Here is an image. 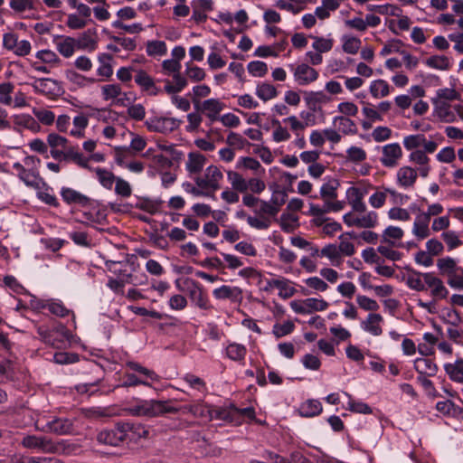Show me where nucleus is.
<instances>
[{
  "instance_id": "34",
  "label": "nucleus",
  "mask_w": 463,
  "mask_h": 463,
  "mask_svg": "<svg viewBox=\"0 0 463 463\" xmlns=\"http://www.w3.org/2000/svg\"><path fill=\"white\" fill-rule=\"evenodd\" d=\"M206 158L199 153H190L186 162V169L190 174H198L203 168Z\"/></svg>"
},
{
  "instance_id": "54",
  "label": "nucleus",
  "mask_w": 463,
  "mask_h": 463,
  "mask_svg": "<svg viewBox=\"0 0 463 463\" xmlns=\"http://www.w3.org/2000/svg\"><path fill=\"white\" fill-rule=\"evenodd\" d=\"M361 40L354 36L343 37V51L349 54H355L361 47Z\"/></svg>"
},
{
  "instance_id": "3",
  "label": "nucleus",
  "mask_w": 463,
  "mask_h": 463,
  "mask_svg": "<svg viewBox=\"0 0 463 463\" xmlns=\"http://www.w3.org/2000/svg\"><path fill=\"white\" fill-rule=\"evenodd\" d=\"M172 400H146L129 409L134 416L160 417L168 413H177L181 408L172 406Z\"/></svg>"
},
{
  "instance_id": "60",
  "label": "nucleus",
  "mask_w": 463,
  "mask_h": 463,
  "mask_svg": "<svg viewBox=\"0 0 463 463\" xmlns=\"http://www.w3.org/2000/svg\"><path fill=\"white\" fill-rule=\"evenodd\" d=\"M122 92L119 84H108L101 88V94L105 100H109L118 98Z\"/></svg>"
},
{
  "instance_id": "23",
  "label": "nucleus",
  "mask_w": 463,
  "mask_h": 463,
  "mask_svg": "<svg viewBox=\"0 0 463 463\" xmlns=\"http://www.w3.org/2000/svg\"><path fill=\"white\" fill-rule=\"evenodd\" d=\"M46 427L51 432L64 435L72 431L73 423L68 418H54L47 422Z\"/></svg>"
},
{
  "instance_id": "27",
  "label": "nucleus",
  "mask_w": 463,
  "mask_h": 463,
  "mask_svg": "<svg viewBox=\"0 0 463 463\" xmlns=\"http://www.w3.org/2000/svg\"><path fill=\"white\" fill-rule=\"evenodd\" d=\"M430 222L427 217H423L420 213L416 216L412 227V234L418 240L421 241L430 235Z\"/></svg>"
},
{
  "instance_id": "14",
  "label": "nucleus",
  "mask_w": 463,
  "mask_h": 463,
  "mask_svg": "<svg viewBox=\"0 0 463 463\" xmlns=\"http://www.w3.org/2000/svg\"><path fill=\"white\" fill-rule=\"evenodd\" d=\"M434 104V114L441 121L447 123L455 122L457 119L456 111L454 106L452 107L448 101L433 99Z\"/></svg>"
},
{
  "instance_id": "17",
  "label": "nucleus",
  "mask_w": 463,
  "mask_h": 463,
  "mask_svg": "<svg viewBox=\"0 0 463 463\" xmlns=\"http://www.w3.org/2000/svg\"><path fill=\"white\" fill-rule=\"evenodd\" d=\"M205 412L208 414L211 420H220L228 422L234 420L232 405L228 408L206 406L205 408H202L201 414L204 415Z\"/></svg>"
},
{
  "instance_id": "61",
  "label": "nucleus",
  "mask_w": 463,
  "mask_h": 463,
  "mask_svg": "<svg viewBox=\"0 0 463 463\" xmlns=\"http://www.w3.org/2000/svg\"><path fill=\"white\" fill-rule=\"evenodd\" d=\"M312 38L315 40L312 47L318 52H329L333 47V40L332 39H326L323 37H317V36H312Z\"/></svg>"
},
{
  "instance_id": "21",
  "label": "nucleus",
  "mask_w": 463,
  "mask_h": 463,
  "mask_svg": "<svg viewBox=\"0 0 463 463\" xmlns=\"http://www.w3.org/2000/svg\"><path fill=\"white\" fill-rule=\"evenodd\" d=\"M383 321V317L377 313H370L366 319L362 321V328L370 333L374 336L381 335L383 334V328L381 323Z\"/></svg>"
},
{
  "instance_id": "12",
  "label": "nucleus",
  "mask_w": 463,
  "mask_h": 463,
  "mask_svg": "<svg viewBox=\"0 0 463 463\" xmlns=\"http://www.w3.org/2000/svg\"><path fill=\"white\" fill-rule=\"evenodd\" d=\"M225 105L218 99H209L204 100L202 104L195 108L197 110H201L213 123L219 119L220 112L224 109Z\"/></svg>"
},
{
  "instance_id": "6",
  "label": "nucleus",
  "mask_w": 463,
  "mask_h": 463,
  "mask_svg": "<svg viewBox=\"0 0 463 463\" xmlns=\"http://www.w3.org/2000/svg\"><path fill=\"white\" fill-rule=\"evenodd\" d=\"M181 120L175 118L152 117L146 121L148 130L159 133H170L179 128Z\"/></svg>"
},
{
  "instance_id": "35",
  "label": "nucleus",
  "mask_w": 463,
  "mask_h": 463,
  "mask_svg": "<svg viewBox=\"0 0 463 463\" xmlns=\"http://www.w3.org/2000/svg\"><path fill=\"white\" fill-rule=\"evenodd\" d=\"M279 222L282 231L288 233L295 232L299 227L298 215L292 213H282Z\"/></svg>"
},
{
  "instance_id": "53",
  "label": "nucleus",
  "mask_w": 463,
  "mask_h": 463,
  "mask_svg": "<svg viewBox=\"0 0 463 463\" xmlns=\"http://www.w3.org/2000/svg\"><path fill=\"white\" fill-rule=\"evenodd\" d=\"M79 44L82 48L95 49L97 45V33L95 30H87L79 38Z\"/></svg>"
},
{
  "instance_id": "25",
  "label": "nucleus",
  "mask_w": 463,
  "mask_h": 463,
  "mask_svg": "<svg viewBox=\"0 0 463 463\" xmlns=\"http://www.w3.org/2000/svg\"><path fill=\"white\" fill-rule=\"evenodd\" d=\"M136 83L141 87V89L148 94L156 96L160 92V90L155 85V81L145 71H138L135 76Z\"/></svg>"
},
{
  "instance_id": "10",
  "label": "nucleus",
  "mask_w": 463,
  "mask_h": 463,
  "mask_svg": "<svg viewBox=\"0 0 463 463\" xmlns=\"http://www.w3.org/2000/svg\"><path fill=\"white\" fill-rule=\"evenodd\" d=\"M193 14L191 20L196 24L204 23L207 20V13L213 11V0H193L191 2Z\"/></svg>"
},
{
  "instance_id": "24",
  "label": "nucleus",
  "mask_w": 463,
  "mask_h": 463,
  "mask_svg": "<svg viewBox=\"0 0 463 463\" xmlns=\"http://www.w3.org/2000/svg\"><path fill=\"white\" fill-rule=\"evenodd\" d=\"M346 195L354 212L365 213L366 205L364 202V194L358 187L352 186L348 188Z\"/></svg>"
},
{
  "instance_id": "40",
  "label": "nucleus",
  "mask_w": 463,
  "mask_h": 463,
  "mask_svg": "<svg viewBox=\"0 0 463 463\" xmlns=\"http://www.w3.org/2000/svg\"><path fill=\"white\" fill-rule=\"evenodd\" d=\"M227 177L233 190L245 193L248 190L247 181L237 172L228 171Z\"/></svg>"
},
{
  "instance_id": "19",
  "label": "nucleus",
  "mask_w": 463,
  "mask_h": 463,
  "mask_svg": "<svg viewBox=\"0 0 463 463\" xmlns=\"http://www.w3.org/2000/svg\"><path fill=\"white\" fill-rule=\"evenodd\" d=\"M417 177V170L411 166H402L398 169L396 174L397 184L403 188L413 187Z\"/></svg>"
},
{
  "instance_id": "30",
  "label": "nucleus",
  "mask_w": 463,
  "mask_h": 463,
  "mask_svg": "<svg viewBox=\"0 0 463 463\" xmlns=\"http://www.w3.org/2000/svg\"><path fill=\"white\" fill-rule=\"evenodd\" d=\"M406 284L410 288L416 291L426 290L427 284L425 283V273L414 269L410 270L406 279Z\"/></svg>"
},
{
  "instance_id": "28",
  "label": "nucleus",
  "mask_w": 463,
  "mask_h": 463,
  "mask_svg": "<svg viewBox=\"0 0 463 463\" xmlns=\"http://www.w3.org/2000/svg\"><path fill=\"white\" fill-rule=\"evenodd\" d=\"M58 52L64 57L69 58L75 52V40L69 36H58L54 40Z\"/></svg>"
},
{
  "instance_id": "46",
  "label": "nucleus",
  "mask_w": 463,
  "mask_h": 463,
  "mask_svg": "<svg viewBox=\"0 0 463 463\" xmlns=\"http://www.w3.org/2000/svg\"><path fill=\"white\" fill-rule=\"evenodd\" d=\"M356 222V227L359 228H373L378 223V214L373 211L368 212L362 216H357Z\"/></svg>"
},
{
  "instance_id": "7",
  "label": "nucleus",
  "mask_w": 463,
  "mask_h": 463,
  "mask_svg": "<svg viewBox=\"0 0 463 463\" xmlns=\"http://www.w3.org/2000/svg\"><path fill=\"white\" fill-rule=\"evenodd\" d=\"M223 175L216 165H210L205 170L204 177H196L195 183L201 189H212L213 192L220 188V181Z\"/></svg>"
},
{
  "instance_id": "4",
  "label": "nucleus",
  "mask_w": 463,
  "mask_h": 463,
  "mask_svg": "<svg viewBox=\"0 0 463 463\" xmlns=\"http://www.w3.org/2000/svg\"><path fill=\"white\" fill-rule=\"evenodd\" d=\"M125 430L122 428V421L118 422L112 429H105L97 435V440L100 444L109 446H119L126 441Z\"/></svg>"
},
{
  "instance_id": "18",
  "label": "nucleus",
  "mask_w": 463,
  "mask_h": 463,
  "mask_svg": "<svg viewBox=\"0 0 463 463\" xmlns=\"http://www.w3.org/2000/svg\"><path fill=\"white\" fill-rule=\"evenodd\" d=\"M32 87L34 92L45 96L55 95L60 90L58 81L51 78L37 79L32 83Z\"/></svg>"
},
{
  "instance_id": "37",
  "label": "nucleus",
  "mask_w": 463,
  "mask_h": 463,
  "mask_svg": "<svg viewBox=\"0 0 463 463\" xmlns=\"http://www.w3.org/2000/svg\"><path fill=\"white\" fill-rule=\"evenodd\" d=\"M444 369L452 381L463 383V359H458L454 364H446Z\"/></svg>"
},
{
  "instance_id": "44",
  "label": "nucleus",
  "mask_w": 463,
  "mask_h": 463,
  "mask_svg": "<svg viewBox=\"0 0 463 463\" xmlns=\"http://www.w3.org/2000/svg\"><path fill=\"white\" fill-rule=\"evenodd\" d=\"M96 175L100 184L106 189H111L117 178L114 174L107 169L97 167L95 169Z\"/></svg>"
},
{
  "instance_id": "51",
  "label": "nucleus",
  "mask_w": 463,
  "mask_h": 463,
  "mask_svg": "<svg viewBox=\"0 0 463 463\" xmlns=\"http://www.w3.org/2000/svg\"><path fill=\"white\" fill-rule=\"evenodd\" d=\"M425 63L427 66L437 70H449L450 67L449 60L443 55H434L429 57Z\"/></svg>"
},
{
  "instance_id": "39",
  "label": "nucleus",
  "mask_w": 463,
  "mask_h": 463,
  "mask_svg": "<svg viewBox=\"0 0 463 463\" xmlns=\"http://www.w3.org/2000/svg\"><path fill=\"white\" fill-rule=\"evenodd\" d=\"M13 168L18 171L19 178L29 187H35L37 185L36 176L30 170H26L24 166L16 162L13 165Z\"/></svg>"
},
{
  "instance_id": "36",
  "label": "nucleus",
  "mask_w": 463,
  "mask_h": 463,
  "mask_svg": "<svg viewBox=\"0 0 463 463\" xmlns=\"http://www.w3.org/2000/svg\"><path fill=\"white\" fill-rule=\"evenodd\" d=\"M12 463H65L60 458L53 457H29L23 455H14Z\"/></svg>"
},
{
  "instance_id": "41",
  "label": "nucleus",
  "mask_w": 463,
  "mask_h": 463,
  "mask_svg": "<svg viewBox=\"0 0 463 463\" xmlns=\"http://www.w3.org/2000/svg\"><path fill=\"white\" fill-rule=\"evenodd\" d=\"M65 77L66 79L71 81V83L79 86V87H85L88 84H93L96 80L93 78H87L74 70H66L65 71Z\"/></svg>"
},
{
  "instance_id": "49",
  "label": "nucleus",
  "mask_w": 463,
  "mask_h": 463,
  "mask_svg": "<svg viewBox=\"0 0 463 463\" xmlns=\"http://www.w3.org/2000/svg\"><path fill=\"white\" fill-rule=\"evenodd\" d=\"M370 92L375 99L385 97L389 94V84L383 80H373L370 85Z\"/></svg>"
},
{
  "instance_id": "50",
  "label": "nucleus",
  "mask_w": 463,
  "mask_h": 463,
  "mask_svg": "<svg viewBox=\"0 0 463 463\" xmlns=\"http://www.w3.org/2000/svg\"><path fill=\"white\" fill-rule=\"evenodd\" d=\"M256 95L262 100L267 101L278 95L276 88L269 83H262L257 86Z\"/></svg>"
},
{
  "instance_id": "11",
  "label": "nucleus",
  "mask_w": 463,
  "mask_h": 463,
  "mask_svg": "<svg viewBox=\"0 0 463 463\" xmlns=\"http://www.w3.org/2000/svg\"><path fill=\"white\" fill-rule=\"evenodd\" d=\"M318 72L308 64L302 63L294 69V79L301 86L308 85L316 81Z\"/></svg>"
},
{
  "instance_id": "48",
  "label": "nucleus",
  "mask_w": 463,
  "mask_h": 463,
  "mask_svg": "<svg viewBox=\"0 0 463 463\" xmlns=\"http://www.w3.org/2000/svg\"><path fill=\"white\" fill-rule=\"evenodd\" d=\"M320 255L322 257L328 258L332 264L335 266H339L341 262V254L339 252L338 247L335 244H327L325 246L321 251Z\"/></svg>"
},
{
  "instance_id": "8",
  "label": "nucleus",
  "mask_w": 463,
  "mask_h": 463,
  "mask_svg": "<svg viewBox=\"0 0 463 463\" xmlns=\"http://www.w3.org/2000/svg\"><path fill=\"white\" fill-rule=\"evenodd\" d=\"M402 156V150L398 143H391L382 147L381 164L388 168H393L398 165L399 160Z\"/></svg>"
},
{
  "instance_id": "62",
  "label": "nucleus",
  "mask_w": 463,
  "mask_h": 463,
  "mask_svg": "<svg viewBox=\"0 0 463 463\" xmlns=\"http://www.w3.org/2000/svg\"><path fill=\"white\" fill-rule=\"evenodd\" d=\"M249 72L254 77H263L268 72V66L264 61H253L248 64Z\"/></svg>"
},
{
  "instance_id": "56",
  "label": "nucleus",
  "mask_w": 463,
  "mask_h": 463,
  "mask_svg": "<svg viewBox=\"0 0 463 463\" xmlns=\"http://www.w3.org/2000/svg\"><path fill=\"white\" fill-rule=\"evenodd\" d=\"M33 113L43 125L51 126L55 121V114L51 110L33 108Z\"/></svg>"
},
{
  "instance_id": "43",
  "label": "nucleus",
  "mask_w": 463,
  "mask_h": 463,
  "mask_svg": "<svg viewBox=\"0 0 463 463\" xmlns=\"http://www.w3.org/2000/svg\"><path fill=\"white\" fill-rule=\"evenodd\" d=\"M275 288L279 290V296L283 299H288L293 297L296 289L290 286V281L286 278H279L278 283H273Z\"/></svg>"
},
{
  "instance_id": "45",
  "label": "nucleus",
  "mask_w": 463,
  "mask_h": 463,
  "mask_svg": "<svg viewBox=\"0 0 463 463\" xmlns=\"http://www.w3.org/2000/svg\"><path fill=\"white\" fill-rule=\"evenodd\" d=\"M246 353V347L237 343L230 344L226 348L227 356L233 361L244 360Z\"/></svg>"
},
{
  "instance_id": "31",
  "label": "nucleus",
  "mask_w": 463,
  "mask_h": 463,
  "mask_svg": "<svg viewBox=\"0 0 463 463\" xmlns=\"http://www.w3.org/2000/svg\"><path fill=\"white\" fill-rule=\"evenodd\" d=\"M241 289L238 287H230L223 285L220 288H215L213 291V295L217 299H238L241 297Z\"/></svg>"
},
{
  "instance_id": "59",
  "label": "nucleus",
  "mask_w": 463,
  "mask_h": 463,
  "mask_svg": "<svg viewBox=\"0 0 463 463\" xmlns=\"http://www.w3.org/2000/svg\"><path fill=\"white\" fill-rule=\"evenodd\" d=\"M14 86L11 82H4L0 84V103L4 105L12 104V96Z\"/></svg>"
},
{
  "instance_id": "58",
  "label": "nucleus",
  "mask_w": 463,
  "mask_h": 463,
  "mask_svg": "<svg viewBox=\"0 0 463 463\" xmlns=\"http://www.w3.org/2000/svg\"><path fill=\"white\" fill-rule=\"evenodd\" d=\"M137 385L151 387V383L148 381L143 377H138L134 373H126L124 382L118 385V387H135Z\"/></svg>"
},
{
  "instance_id": "2",
  "label": "nucleus",
  "mask_w": 463,
  "mask_h": 463,
  "mask_svg": "<svg viewBox=\"0 0 463 463\" xmlns=\"http://www.w3.org/2000/svg\"><path fill=\"white\" fill-rule=\"evenodd\" d=\"M21 444L30 449H35L43 453L71 454L76 446L64 441H53L46 436L27 435L23 438Z\"/></svg>"
},
{
  "instance_id": "16",
  "label": "nucleus",
  "mask_w": 463,
  "mask_h": 463,
  "mask_svg": "<svg viewBox=\"0 0 463 463\" xmlns=\"http://www.w3.org/2000/svg\"><path fill=\"white\" fill-rule=\"evenodd\" d=\"M189 297L199 308L203 310L213 308L208 296L198 282L193 281V287L189 288Z\"/></svg>"
},
{
  "instance_id": "52",
  "label": "nucleus",
  "mask_w": 463,
  "mask_h": 463,
  "mask_svg": "<svg viewBox=\"0 0 463 463\" xmlns=\"http://www.w3.org/2000/svg\"><path fill=\"white\" fill-rule=\"evenodd\" d=\"M272 126L275 128L272 137L277 143L287 141L290 138V134L286 128H283L280 121L274 118L271 121Z\"/></svg>"
},
{
  "instance_id": "64",
  "label": "nucleus",
  "mask_w": 463,
  "mask_h": 463,
  "mask_svg": "<svg viewBox=\"0 0 463 463\" xmlns=\"http://www.w3.org/2000/svg\"><path fill=\"white\" fill-rule=\"evenodd\" d=\"M449 278L448 283L451 288L462 289L463 288V269L461 268L455 270L447 276Z\"/></svg>"
},
{
  "instance_id": "13",
  "label": "nucleus",
  "mask_w": 463,
  "mask_h": 463,
  "mask_svg": "<svg viewBox=\"0 0 463 463\" xmlns=\"http://www.w3.org/2000/svg\"><path fill=\"white\" fill-rule=\"evenodd\" d=\"M61 196L68 204H77L81 207H89L91 205V199L87 195L69 187L61 189Z\"/></svg>"
},
{
  "instance_id": "38",
  "label": "nucleus",
  "mask_w": 463,
  "mask_h": 463,
  "mask_svg": "<svg viewBox=\"0 0 463 463\" xmlns=\"http://www.w3.org/2000/svg\"><path fill=\"white\" fill-rule=\"evenodd\" d=\"M126 365L129 369L139 373L142 375L141 377H143L146 381H148V380H150L152 382H159L160 381V376L157 373H156V372H154L153 370H150L146 367L142 366L140 364H138L137 362L130 361V362H128Z\"/></svg>"
},
{
  "instance_id": "1",
  "label": "nucleus",
  "mask_w": 463,
  "mask_h": 463,
  "mask_svg": "<svg viewBox=\"0 0 463 463\" xmlns=\"http://www.w3.org/2000/svg\"><path fill=\"white\" fill-rule=\"evenodd\" d=\"M46 141L53 159L72 162L80 167L90 169V158L80 152L78 145L71 144L66 137L55 132L49 133Z\"/></svg>"
},
{
  "instance_id": "9",
  "label": "nucleus",
  "mask_w": 463,
  "mask_h": 463,
  "mask_svg": "<svg viewBox=\"0 0 463 463\" xmlns=\"http://www.w3.org/2000/svg\"><path fill=\"white\" fill-rule=\"evenodd\" d=\"M403 146L409 151L414 149L417 150V148L422 146L425 149V152L430 154L435 152L438 147V144L435 141L427 140L423 134H416L404 137Z\"/></svg>"
},
{
  "instance_id": "63",
  "label": "nucleus",
  "mask_w": 463,
  "mask_h": 463,
  "mask_svg": "<svg viewBox=\"0 0 463 463\" xmlns=\"http://www.w3.org/2000/svg\"><path fill=\"white\" fill-rule=\"evenodd\" d=\"M295 325L291 321H286L283 324H275L273 326V334L276 338L283 337L293 332Z\"/></svg>"
},
{
  "instance_id": "57",
  "label": "nucleus",
  "mask_w": 463,
  "mask_h": 463,
  "mask_svg": "<svg viewBox=\"0 0 463 463\" xmlns=\"http://www.w3.org/2000/svg\"><path fill=\"white\" fill-rule=\"evenodd\" d=\"M167 52L166 44L163 41H149L146 43V53L149 56L165 55Z\"/></svg>"
},
{
  "instance_id": "20",
  "label": "nucleus",
  "mask_w": 463,
  "mask_h": 463,
  "mask_svg": "<svg viewBox=\"0 0 463 463\" xmlns=\"http://www.w3.org/2000/svg\"><path fill=\"white\" fill-rule=\"evenodd\" d=\"M126 434V440H137L148 436V430L142 424L131 421H122Z\"/></svg>"
},
{
  "instance_id": "22",
  "label": "nucleus",
  "mask_w": 463,
  "mask_h": 463,
  "mask_svg": "<svg viewBox=\"0 0 463 463\" xmlns=\"http://www.w3.org/2000/svg\"><path fill=\"white\" fill-rule=\"evenodd\" d=\"M324 206H319L318 204L310 203L309 211L307 213L308 215H324L325 213L330 212H339L344 208V203L341 201H331V200H324Z\"/></svg>"
},
{
  "instance_id": "42",
  "label": "nucleus",
  "mask_w": 463,
  "mask_h": 463,
  "mask_svg": "<svg viewBox=\"0 0 463 463\" xmlns=\"http://www.w3.org/2000/svg\"><path fill=\"white\" fill-rule=\"evenodd\" d=\"M334 124L338 127V129L345 135L355 134L357 132L355 123L345 117H335L334 118Z\"/></svg>"
},
{
  "instance_id": "55",
  "label": "nucleus",
  "mask_w": 463,
  "mask_h": 463,
  "mask_svg": "<svg viewBox=\"0 0 463 463\" xmlns=\"http://www.w3.org/2000/svg\"><path fill=\"white\" fill-rule=\"evenodd\" d=\"M403 236V231L400 227L389 226L383 232V241L394 245L393 241L401 240Z\"/></svg>"
},
{
  "instance_id": "47",
  "label": "nucleus",
  "mask_w": 463,
  "mask_h": 463,
  "mask_svg": "<svg viewBox=\"0 0 463 463\" xmlns=\"http://www.w3.org/2000/svg\"><path fill=\"white\" fill-rule=\"evenodd\" d=\"M437 267L439 270V273L443 276H448L459 269L457 267L455 260L450 257L439 259L437 261Z\"/></svg>"
},
{
  "instance_id": "5",
  "label": "nucleus",
  "mask_w": 463,
  "mask_h": 463,
  "mask_svg": "<svg viewBox=\"0 0 463 463\" xmlns=\"http://www.w3.org/2000/svg\"><path fill=\"white\" fill-rule=\"evenodd\" d=\"M3 46L5 49L13 52L17 56H26L30 53L32 46L27 40H18L14 33H6L3 35Z\"/></svg>"
},
{
  "instance_id": "26",
  "label": "nucleus",
  "mask_w": 463,
  "mask_h": 463,
  "mask_svg": "<svg viewBox=\"0 0 463 463\" xmlns=\"http://www.w3.org/2000/svg\"><path fill=\"white\" fill-rule=\"evenodd\" d=\"M14 129L15 131H20L19 127L29 129L34 133L39 132L41 129V126L35 120L33 117L29 114H20L14 116Z\"/></svg>"
},
{
  "instance_id": "33",
  "label": "nucleus",
  "mask_w": 463,
  "mask_h": 463,
  "mask_svg": "<svg viewBox=\"0 0 463 463\" xmlns=\"http://www.w3.org/2000/svg\"><path fill=\"white\" fill-rule=\"evenodd\" d=\"M322 404L318 400H307L299 408V413L303 417H315L321 413Z\"/></svg>"
},
{
  "instance_id": "32",
  "label": "nucleus",
  "mask_w": 463,
  "mask_h": 463,
  "mask_svg": "<svg viewBox=\"0 0 463 463\" xmlns=\"http://www.w3.org/2000/svg\"><path fill=\"white\" fill-rule=\"evenodd\" d=\"M112 60H113V56L111 54H109V53L99 54L98 61L100 64L97 70V73L99 76L109 79L113 75V68L111 65Z\"/></svg>"
},
{
  "instance_id": "29",
  "label": "nucleus",
  "mask_w": 463,
  "mask_h": 463,
  "mask_svg": "<svg viewBox=\"0 0 463 463\" xmlns=\"http://www.w3.org/2000/svg\"><path fill=\"white\" fill-rule=\"evenodd\" d=\"M414 369L419 375L434 376L438 371V366L429 358H417L414 361Z\"/></svg>"
},
{
  "instance_id": "15",
  "label": "nucleus",
  "mask_w": 463,
  "mask_h": 463,
  "mask_svg": "<svg viewBox=\"0 0 463 463\" xmlns=\"http://www.w3.org/2000/svg\"><path fill=\"white\" fill-rule=\"evenodd\" d=\"M425 283L427 284V287L431 289L430 294L434 299H443L448 297L449 290L444 286L442 280L432 273H425Z\"/></svg>"
}]
</instances>
